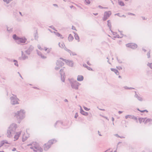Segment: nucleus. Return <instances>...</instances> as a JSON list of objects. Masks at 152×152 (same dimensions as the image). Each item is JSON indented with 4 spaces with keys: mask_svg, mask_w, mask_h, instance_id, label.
Here are the masks:
<instances>
[{
    "mask_svg": "<svg viewBox=\"0 0 152 152\" xmlns=\"http://www.w3.org/2000/svg\"><path fill=\"white\" fill-rule=\"evenodd\" d=\"M98 14V13H96V14H94L95 15H97Z\"/></svg>",
    "mask_w": 152,
    "mask_h": 152,
    "instance_id": "c03bdc74",
    "label": "nucleus"
},
{
    "mask_svg": "<svg viewBox=\"0 0 152 152\" xmlns=\"http://www.w3.org/2000/svg\"><path fill=\"white\" fill-rule=\"evenodd\" d=\"M119 33H118L116 32H112V35L113 37L114 38H119L120 36L118 34Z\"/></svg>",
    "mask_w": 152,
    "mask_h": 152,
    "instance_id": "9d476101",
    "label": "nucleus"
},
{
    "mask_svg": "<svg viewBox=\"0 0 152 152\" xmlns=\"http://www.w3.org/2000/svg\"><path fill=\"white\" fill-rule=\"evenodd\" d=\"M148 66L152 69V63H149L148 64Z\"/></svg>",
    "mask_w": 152,
    "mask_h": 152,
    "instance_id": "2f4dec72",
    "label": "nucleus"
},
{
    "mask_svg": "<svg viewBox=\"0 0 152 152\" xmlns=\"http://www.w3.org/2000/svg\"><path fill=\"white\" fill-rule=\"evenodd\" d=\"M16 150V149L15 148H14L12 150L13 151H15Z\"/></svg>",
    "mask_w": 152,
    "mask_h": 152,
    "instance_id": "a19ab883",
    "label": "nucleus"
},
{
    "mask_svg": "<svg viewBox=\"0 0 152 152\" xmlns=\"http://www.w3.org/2000/svg\"><path fill=\"white\" fill-rule=\"evenodd\" d=\"M80 112L81 114L87 116L88 115V113L84 111L82 109V107H80Z\"/></svg>",
    "mask_w": 152,
    "mask_h": 152,
    "instance_id": "1a4fd4ad",
    "label": "nucleus"
},
{
    "mask_svg": "<svg viewBox=\"0 0 152 152\" xmlns=\"http://www.w3.org/2000/svg\"><path fill=\"white\" fill-rule=\"evenodd\" d=\"M13 38L15 40H17L18 41L17 43L18 44L22 43H25L27 40V39L25 37H23L21 38H19L18 37L16 36L15 34L13 35Z\"/></svg>",
    "mask_w": 152,
    "mask_h": 152,
    "instance_id": "f03ea898",
    "label": "nucleus"
},
{
    "mask_svg": "<svg viewBox=\"0 0 152 152\" xmlns=\"http://www.w3.org/2000/svg\"><path fill=\"white\" fill-rule=\"evenodd\" d=\"M139 120L140 123H141L142 122H145L144 118H140L139 119Z\"/></svg>",
    "mask_w": 152,
    "mask_h": 152,
    "instance_id": "b1692460",
    "label": "nucleus"
},
{
    "mask_svg": "<svg viewBox=\"0 0 152 152\" xmlns=\"http://www.w3.org/2000/svg\"><path fill=\"white\" fill-rule=\"evenodd\" d=\"M84 2L86 4H89L91 3V1L90 0H85Z\"/></svg>",
    "mask_w": 152,
    "mask_h": 152,
    "instance_id": "5701e85b",
    "label": "nucleus"
},
{
    "mask_svg": "<svg viewBox=\"0 0 152 152\" xmlns=\"http://www.w3.org/2000/svg\"><path fill=\"white\" fill-rule=\"evenodd\" d=\"M61 61H59L58 62V64H60V63L61 62Z\"/></svg>",
    "mask_w": 152,
    "mask_h": 152,
    "instance_id": "37998d69",
    "label": "nucleus"
},
{
    "mask_svg": "<svg viewBox=\"0 0 152 152\" xmlns=\"http://www.w3.org/2000/svg\"><path fill=\"white\" fill-rule=\"evenodd\" d=\"M132 116L131 115H127L125 116V118L126 119H127L128 118H131Z\"/></svg>",
    "mask_w": 152,
    "mask_h": 152,
    "instance_id": "c85d7f7f",
    "label": "nucleus"
},
{
    "mask_svg": "<svg viewBox=\"0 0 152 152\" xmlns=\"http://www.w3.org/2000/svg\"><path fill=\"white\" fill-rule=\"evenodd\" d=\"M61 65L62 66L63 65H64V63H62Z\"/></svg>",
    "mask_w": 152,
    "mask_h": 152,
    "instance_id": "49530a36",
    "label": "nucleus"
},
{
    "mask_svg": "<svg viewBox=\"0 0 152 152\" xmlns=\"http://www.w3.org/2000/svg\"><path fill=\"white\" fill-rule=\"evenodd\" d=\"M20 134V132H16L15 133L14 137L15 140H17L18 139Z\"/></svg>",
    "mask_w": 152,
    "mask_h": 152,
    "instance_id": "6e6552de",
    "label": "nucleus"
},
{
    "mask_svg": "<svg viewBox=\"0 0 152 152\" xmlns=\"http://www.w3.org/2000/svg\"><path fill=\"white\" fill-rule=\"evenodd\" d=\"M118 112L120 114V113H122V112H121V111H119Z\"/></svg>",
    "mask_w": 152,
    "mask_h": 152,
    "instance_id": "79ce46f5",
    "label": "nucleus"
},
{
    "mask_svg": "<svg viewBox=\"0 0 152 152\" xmlns=\"http://www.w3.org/2000/svg\"><path fill=\"white\" fill-rule=\"evenodd\" d=\"M68 40L69 42H71L74 39L73 36L71 34H70L68 37Z\"/></svg>",
    "mask_w": 152,
    "mask_h": 152,
    "instance_id": "4468645a",
    "label": "nucleus"
},
{
    "mask_svg": "<svg viewBox=\"0 0 152 152\" xmlns=\"http://www.w3.org/2000/svg\"><path fill=\"white\" fill-rule=\"evenodd\" d=\"M14 62L16 66H18V65L17 61L16 60H14Z\"/></svg>",
    "mask_w": 152,
    "mask_h": 152,
    "instance_id": "72a5a7b5",
    "label": "nucleus"
},
{
    "mask_svg": "<svg viewBox=\"0 0 152 152\" xmlns=\"http://www.w3.org/2000/svg\"><path fill=\"white\" fill-rule=\"evenodd\" d=\"M72 29L74 30H76L74 26H72Z\"/></svg>",
    "mask_w": 152,
    "mask_h": 152,
    "instance_id": "4c0bfd02",
    "label": "nucleus"
},
{
    "mask_svg": "<svg viewBox=\"0 0 152 152\" xmlns=\"http://www.w3.org/2000/svg\"><path fill=\"white\" fill-rule=\"evenodd\" d=\"M12 0H3V1L6 2L7 3H9L10 2L12 1Z\"/></svg>",
    "mask_w": 152,
    "mask_h": 152,
    "instance_id": "c756f323",
    "label": "nucleus"
},
{
    "mask_svg": "<svg viewBox=\"0 0 152 152\" xmlns=\"http://www.w3.org/2000/svg\"><path fill=\"white\" fill-rule=\"evenodd\" d=\"M24 113L23 111H20L16 113L15 115V117L21 119L24 116Z\"/></svg>",
    "mask_w": 152,
    "mask_h": 152,
    "instance_id": "20e7f679",
    "label": "nucleus"
},
{
    "mask_svg": "<svg viewBox=\"0 0 152 152\" xmlns=\"http://www.w3.org/2000/svg\"><path fill=\"white\" fill-rule=\"evenodd\" d=\"M28 136L26 137L25 135V134L23 135V140H25L28 138Z\"/></svg>",
    "mask_w": 152,
    "mask_h": 152,
    "instance_id": "a878e982",
    "label": "nucleus"
},
{
    "mask_svg": "<svg viewBox=\"0 0 152 152\" xmlns=\"http://www.w3.org/2000/svg\"><path fill=\"white\" fill-rule=\"evenodd\" d=\"M38 48L41 50L46 52L47 53H49L51 51V49L48 48L45 45H39L38 46Z\"/></svg>",
    "mask_w": 152,
    "mask_h": 152,
    "instance_id": "7ed1b4c3",
    "label": "nucleus"
},
{
    "mask_svg": "<svg viewBox=\"0 0 152 152\" xmlns=\"http://www.w3.org/2000/svg\"><path fill=\"white\" fill-rule=\"evenodd\" d=\"M75 39L76 40H77L78 41H79L80 38H79V36H78V34H75Z\"/></svg>",
    "mask_w": 152,
    "mask_h": 152,
    "instance_id": "4be33fe9",
    "label": "nucleus"
},
{
    "mask_svg": "<svg viewBox=\"0 0 152 152\" xmlns=\"http://www.w3.org/2000/svg\"><path fill=\"white\" fill-rule=\"evenodd\" d=\"M83 108L86 111H88L90 110V109L88 108H87L85 107H83Z\"/></svg>",
    "mask_w": 152,
    "mask_h": 152,
    "instance_id": "473e14b6",
    "label": "nucleus"
},
{
    "mask_svg": "<svg viewBox=\"0 0 152 152\" xmlns=\"http://www.w3.org/2000/svg\"><path fill=\"white\" fill-rule=\"evenodd\" d=\"M118 4L120 5L121 6H124V3L121 1H118Z\"/></svg>",
    "mask_w": 152,
    "mask_h": 152,
    "instance_id": "393cba45",
    "label": "nucleus"
},
{
    "mask_svg": "<svg viewBox=\"0 0 152 152\" xmlns=\"http://www.w3.org/2000/svg\"><path fill=\"white\" fill-rule=\"evenodd\" d=\"M107 25L109 27H110L111 26V23L110 21V20H108L107 21Z\"/></svg>",
    "mask_w": 152,
    "mask_h": 152,
    "instance_id": "bb28decb",
    "label": "nucleus"
},
{
    "mask_svg": "<svg viewBox=\"0 0 152 152\" xmlns=\"http://www.w3.org/2000/svg\"><path fill=\"white\" fill-rule=\"evenodd\" d=\"M138 110L142 113H143V112H148V111H147L146 110H140L139 109H138Z\"/></svg>",
    "mask_w": 152,
    "mask_h": 152,
    "instance_id": "7c9ffc66",
    "label": "nucleus"
},
{
    "mask_svg": "<svg viewBox=\"0 0 152 152\" xmlns=\"http://www.w3.org/2000/svg\"><path fill=\"white\" fill-rule=\"evenodd\" d=\"M59 47L61 48H63L65 47V45L63 43H59Z\"/></svg>",
    "mask_w": 152,
    "mask_h": 152,
    "instance_id": "412c9836",
    "label": "nucleus"
},
{
    "mask_svg": "<svg viewBox=\"0 0 152 152\" xmlns=\"http://www.w3.org/2000/svg\"><path fill=\"white\" fill-rule=\"evenodd\" d=\"M56 35L57 36L60 37L61 39H63L64 38V37L63 36L58 33H56Z\"/></svg>",
    "mask_w": 152,
    "mask_h": 152,
    "instance_id": "a211bd4d",
    "label": "nucleus"
},
{
    "mask_svg": "<svg viewBox=\"0 0 152 152\" xmlns=\"http://www.w3.org/2000/svg\"><path fill=\"white\" fill-rule=\"evenodd\" d=\"M33 145L32 149L35 151H39L42 152L43 151V149L40 147L38 143L36 142H34L32 143Z\"/></svg>",
    "mask_w": 152,
    "mask_h": 152,
    "instance_id": "f257e3e1",
    "label": "nucleus"
},
{
    "mask_svg": "<svg viewBox=\"0 0 152 152\" xmlns=\"http://www.w3.org/2000/svg\"><path fill=\"white\" fill-rule=\"evenodd\" d=\"M144 121L145 124H146L152 121L151 119H147L146 118H144Z\"/></svg>",
    "mask_w": 152,
    "mask_h": 152,
    "instance_id": "f3484780",
    "label": "nucleus"
},
{
    "mask_svg": "<svg viewBox=\"0 0 152 152\" xmlns=\"http://www.w3.org/2000/svg\"><path fill=\"white\" fill-rule=\"evenodd\" d=\"M12 127H13V125H11L9 127V129L10 130H11L12 129Z\"/></svg>",
    "mask_w": 152,
    "mask_h": 152,
    "instance_id": "e433bc0d",
    "label": "nucleus"
},
{
    "mask_svg": "<svg viewBox=\"0 0 152 152\" xmlns=\"http://www.w3.org/2000/svg\"><path fill=\"white\" fill-rule=\"evenodd\" d=\"M13 104H15L18 103V100L17 99H13L12 100Z\"/></svg>",
    "mask_w": 152,
    "mask_h": 152,
    "instance_id": "6ab92c4d",
    "label": "nucleus"
},
{
    "mask_svg": "<svg viewBox=\"0 0 152 152\" xmlns=\"http://www.w3.org/2000/svg\"><path fill=\"white\" fill-rule=\"evenodd\" d=\"M63 61L66 63L68 65L70 66H72L73 65V63L72 61L66 60V59H63V58L61 59Z\"/></svg>",
    "mask_w": 152,
    "mask_h": 152,
    "instance_id": "0eeeda50",
    "label": "nucleus"
},
{
    "mask_svg": "<svg viewBox=\"0 0 152 152\" xmlns=\"http://www.w3.org/2000/svg\"><path fill=\"white\" fill-rule=\"evenodd\" d=\"M111 13L110 11L106 12L104 13V16L103 18V20H106L111 15Z\"/></svg>",
    "mask_w": 152,
    "mask_h": 152,
    "instance_id": "39448f33",
    "label": "nucleus"
},
{
    "mask_svg": "<svg viewBox=\"0 0 152 152\" xmlns=\"http://www.w3.org/2000/svg\"><path fill=\"white\" fill-rule=\"evenodd\" d=\"M117 68L119 69H122V68L121 67H117Z\"/></svg>",
    "mask_w": 152,
    "mask_h": 152,
    "instance_id": "ea45409f",
    "label": "nucleus"
},
{
    "mask_svg": "<svg viewBox=\"0 0 152 152\" xmlns=\"http://www.w3.org/2000/svg\"><path fill=\"white\" fill-rule=\"evenodd\" d=\"M78 114H77V113H76L75 114V118H77V117H78Z\"/></svg>",
    "mask_w": 152,
    "mask_h": 152,
    "instance_id": "58836bf2",
    "label": "nucleus"
},
{
    "mask_svg": "<svg viewBox=\"0 0 152 152\" xmlns=\"http://www.w3.org/2000/svg\"><path fill=\"white\" fill-rule=\"evenodd\" d=\"M0 152H4V151H1Z\"/></svg>",
    "mask_w": 152,
    "mask_h": 152,
    "instance_id": "de8ad7c7",
    "label": "nucleus"
},
{
    "mask_svg": "<svg viewBox=\"0 0 152 152\" xmlns=\"http://www.w3.org/2000/svg\"><path fill=\"white\" fill-rule=\"evenodd\" d=\"M106 152H112V151L111 150H109L107 151Z\"/></svg>",
    "mask_w": 152,
    "mask_h": 152,
    "instance_id": "f704fd0d",
    "label": "nucleus"
},
{
    "mask_svg": "<svg viewBox=\"0 0 152 152\" xmlns=\"http://www.w3.org/2000/svg\"><path fill=\"white\" fill-rule=\"evenodd\" d=\"M56 142V141L55 140H49L47 143L50 146L51 145L55 143Z\"/></svg>",
    "mask_w": 152,
    "mask_h": 152,
    "instance_id": "9b49d317",
    "label": "nucleus"
},
{
    "mask_svg": "<svg viewBox=\"0 0 152 152\" xmlns=\"http://www.w3.org/2000/svg\"><path fill=\"white\" fill-rule=\"evenodd\" d=\"M147 55L148 58H150V53H147Z\"/></svg>",
    "mask_w": 152,
    "mask_h": 152,
    "instance_id": "c9c22d12",
    "label": "nucleus"
},
{
    "mask_svg": "<svg viewBox=\"0 0 152 152\" xmlns=\"http://www.w3.org/2000/svg\"><path fill=\"white\" fill-rule=\"evenodd\" d=\"M83 79V76L82 75H78L77 77V80L78 81H82Z\"/></svg>",
    "mask_w": 152,
    "mask_h": 152,
    "instance_id": "dca6fc26",
    "label": "nucleus"
},
{
    "mask_svg": "<svg viewBox=\"0 0 152 152\" xmlns=\"http://www.w3.org/2000/svg\"><path fill=\"white\" fill-rule=\"evenodd\" d=\"M77 84V83L76 81L74 83H72L71 84V86H72V87L73 88H77V86L75 87V86H74V85Z\"/></svg>",
    "mask_w": 152,
    "mask_h": 152,
    "instance_id": "aec40b11",
    "label": "nucleus"
},
{
    "mask_svg": "<svg viewBox=\"0 0 152 152\" xmlns=\"http://www.w3.org/2000/svg\"><path fill=\"white\" fill-rule=\"evenodd\" d=\"M50 147V145L47 143L45 144L44 145V149L45 150H48Z\"/></svg>",
    "mask_w": 152,
    "mask_h": 152,
    "instance_id": "ddd939ff",
    "label": "nucleus"
},
{
    "mask_svg": "<svg viewBox=\"0 0 152 152\" xmlns=\"http://www.w3.org/2000/svg\"><path fill=\"white\" fill-rule=\"evenodd\" d=\"M126 46L128 48H130L132 49H135L137 48V45L133 43H128L126 45Z\"/></svg>",
    "mask_w": 152,
    "mask_h": 152,
    "instance_id": "423d86ee",
    "label": "nucleus"
},
{
    "mask_svg": "<svg viewBox=\"0 0 152 152\" xmlns=\"http://www.w3.org/2000/svg\"><path fill=\"white\" fill-rule=\"evenodd\" d=\"M7 142L4 140L1 141L0 142V148L4 145L5 144H7Z\"/></svg>",
    "mask_w": 152,
    "mask_h": 152,
    "instance_id": "f8f14e48",
    "label": "nucleus"
},
{
    "mask_svg": "<svg viewBox=\"0 0 152 152\" xmlns=\"http://www.w3.org/2000/svg\"><path fill=\"white\" fill-rule=\"evenodd\" d=\"M111 70L112 71L114 72L116 75H119V72L116 69H113V68H111Z\"/></svg>",
    "mask_w": 152,
    "mask_h": 152,
    "instance_id": "2eb2a0df",
    "label": "nucleus"
},
{
    "mask_svg": "<svg viewBox=\"0 0 152 152\" xmlns=\"http://www.w3.org/2000/svg\"><path fill=\"white\" fill-rule=\"evenodd\" d=\"M118 77H119V78H121V76H118Z\"/></svg>",
    "mask_w": 152,
    "mask_h": 152,
    "instance_id": "a18cd8bd",
    "label": "nucleus"
},
{
    "mask_svg": "<svg viewBox=\"0 0 152 152\" xmlns=\"http://www.w3.org/2000/svg\"><path fill=\"white\" fill-rule=\"evenodd\" d=\"M22 58L23 59H24L25 58L27 57H26L23 54V53L22 52Z\"/></svg>",
    "mask_w": 152,
    "mask_h": 152,
    "instance_id": "cd10ccee",
    "label": "nucleus"
}]
</instances>
